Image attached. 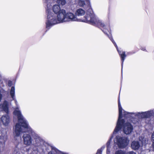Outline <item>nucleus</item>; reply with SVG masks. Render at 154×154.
<instances>
[{
    "label": "nucleus",
    "instance_id": "19",
    "mask_svg": "<svg viewBox=\"0 0 154 154\" xmlns=\"http://www.w3.org/2000/svg\"><path fill=\"white\" fill-rule=\"evenodd\" d=\"M105 148V146H103L100 149H98L96 154H101L102 150L104 149Z\"/></svg>",
    "mask_w": 154,
    "mask_h": 154
},
{
    "label": "nucleus",
    "instance_id": "3",
    "mask_svg": "<svg viewBox=\"0 0 154 154\" xmlns=\"http://www.w3.org/2000/svg\"><path fill=\"white\" fill-rule=\"evenodd\" d=\"M13 113L17 116L18 120V123L16 124L14 132V138L16 139V137L20 138L19 136L21 133L31 131L32 129L29 125L27 121L22 115L18 107L15 109Z\"/></svg>",
    "mask_w": 154,
    "mask_h": 154
},
{
    "label": "nucleus",
    "instance_id": "5",
    "mask_svg": "<svg viewBox=\"0 0 154 154\" xmlns=\"http://www.w3.org/2000/svg\"><path fill=\"white\" fill-rule=\"evenodd\" d=\"M114 142L119 148L122 149L128 146L129 140L127 137L117 136L115 139Z\"/></svg>",
    "mask_w": 154,
    "mask_h": 154
},
{
    "label": "nucleus",
    "instance_id": "1",
    "mask_svg": "<svg viewBox=\"0 0 154 154\" xmlns=\"http://www.w3.org/2000/svg\"><path fill=\"white\" fill-rule=\"evenodd\" d=\"M46 13L47 20L46 22V27L49 29L52 26L61 23L67 22L77 21L76 16L73 13L67 12L65 10L61 9L60 6L57 5H54L52 7L53 13L50 9L51 6L50 4L51 2L50 0L47 2ZM54 2V1H53Z\"/></svg>",
    "mask_w": 154,
    "mask_h": 154
},
{
    "label": "nucleus",
    "instance_id": "20",
    "mask_svg": "<svg viewBox=\"0 0 154 154\" xmlns=\"http://www.w3.org/2000/svg\"><path fill=\"white\" fill-rule=\"evenodd\" d=\"M115 154H125L124 152L123 151L120 150L116 151Z\"/></svg>",
    "mask_w": 154,
    "mask_h": 154
},
{
    "label": "nucleus",
    "instance_id": "15",
    "mask_svg": "<svg viewBox=\"0 0 154 154\" xmlns=\"http://www.w3.org/2000/svg\"><path fill=\"white\" fill-rule=\"evenodd\" d=\"M51 151L48 154H56L54 152L56 153H58L59 152V150L56 149L54 147L51 146Z\"/></svg>",
    "mask_w": 154,
    "mask_h": 154
},
{
    "label": "nucleus",
    "instance_id": "12",
    "mask_svg": "<svg viewBox=\"0 0 154 154\" xmlns=\"http://www.w3.org/2000/svg\"><path fill=\"white\" fill-rule=\"evenodd\" d=\"M15 89L14 87V86L12 87L10 90V94L13 100L15 101L16 105L17 106V101L15 99Z\"/></svg>",
    "mask_w": 154,
    "mask_h": 154
},
{
    "label": "nucleus",
    "instance_id": "21",
    "mask_svg": "<svg viewBox=\"0 0 154 154\" xmlns=\"http://www.w3.org/2000/svg\"><path fill=\"white\" fill-rule=\"evenodd\" d=\"M12 85V82L11 81H9L8 83V85L9 86H11Z\"/></svg>",
    "mask_w": 154,
    "mask_h": 154
},
{
    "label": "nucleus",
    "instance_id": "7",
    "mask_svg": "<svg viewBox=\"0 0 154 154\" xmlns=\"http://www.w3.org/2000/svg\"><path fill=\"white\" fill-rule=\"evenodd\" d=\"M133 126L129 123H125L123 125V131L126 134H130L133 131Z\"/></svg>",
    "mask_w": 154,
    "mask_h": 154
},
{
    "label": "nucleus",
    "instance_id": "2",
    "mask_svg": "<svg viewBox=\"0 0 154 154\" xmlns=\"http://www.w3.org/2000/svg\"><path fill=\"white\" fill-rule=\"evenodd\" d=\"M78 5L81 7L86 5L88 8L85 18L82 19V21L90 23L92 25L97 26L103 28V31L106 34V27L105 24L100 20L95 15L92 9L91 8L90 2L89 0H79Z\"/></svg>",
    "mask_w": 154,
    "mask_h": 154
},
{
    "label": "nucleus",
    "instance_id": "10",
    "mask_svg": "<svg viewBox=\"0 0 154 154\" xmlns=\"http://www.w3.org/2000/svg\"><path fill=\"white\" fill-rule=\"evenodd\" d=\"M1 120L3 124L6 126L10 122L9 117L7 114L4 115L1 118Z\"/></svg>",
    "mask_w": 154,
    "mask_h": 154
},
{
    "label": "nucleus",
    "instance_id": "18",
    "mask_svg": "<svg viewBox=\"0 0 154 154\" xmlns=\"http://www.w3.org/2000/svg\"><path fill=\"white\" fill-rule=\"evenodd\" d=\"M5 142L4 140L0 141V150H3L5 146Z\"/></svg>",
    "mask_w": 154,
    "mask_h": 154
},
{
    "label": "nucleus",
    "instance_id": "9",
    "mask_svg": "<svg viewBox=\"0 0 154 154\" xmlns=\"http://www.w3.org/2000/svg\"><path fill=\"white\" fill-rule=\"evenodd\" d=\"M23 142L25 145L30 146L32 143V139L30 135L28 134H24L23 137Z\"/></svg>",
    "mask_w": 154,
    "mask_h": 154
},
{
    "label": "nucleus",
    "instance_id": "22",
    "mask_svg": "<svg viewBox=\"0 0 154 154\" xmlns=\"http://www.w3.org/2000/svg\"><path fill=\"white\" fill-rule=\"evenodd\" d=\"M126 154H136L135 152L132 151H129L127 152Z\"/></svg>",
    "mask_w": 154,
    "mask_h": 154
},
{
    "label": "nucleus",
    "instance_id": "13",
    "mask_svg": "<svg viewBox=\"0 0 154 154\" xmlns=\"http://www.w3.org/2000/svg\"><path fill=\"white\" fill-rule=\"evenodd\" d=\"M34 139L35 140L37 143L40 144L43 143V140L37 134H35L33 136Z\"/></svg>",
    "mask_w": 154,
    "mask_h": 154
},
{
    "label": "nucleus",
    "instance_id": "23",
    "mask_svg": "<svg viewBox=\"0 0 154 154\" xmlns=\"http://www.w3.org/2000/svg\"><path fill=\"white\" fill-rule=\"evenodd\" d=\"M151 139L152 140L154 141V132H153L151 136Z\"/></svg>",
    "mask_w": 154,
    "mask_h": 154
},
{
    "label": "nucleus",
    "instance_id": "8",
    "mask_svg": "<svg viewBox=\"0 0 154 154\" xmlns=\"http://www.w3.org/2000/svg\"><path fill=\"white\" fill-rule=\"evenodd\" d=\"M109 38L110 39V40L112 41V42L113 43L115 47L116 48L117 50V51H118L119 53V55L120 56L121 59H122V64L123 62H124L125 60V58L126 57V55L125 54V52H122H122L121 51H119L118 49V47L117 46V45L113 39V38H112V37L111 35L109 36Z\"/></svg>",
    "mask_w": 154,
    "mask_h": 154
},
{
    "label": "nucleus",
    "instance_id": "11",
    "mask_svg": "<svg viewBox=\"0 0 154 154\" xmlns=\"http://www.w3.org/2000/svg\"><path fill=\"white\" fill-rule=\"evenodd\" d=\"M0 108L2 109L6 113H8V102L5 101L3 104L0 105Z\"/></svg>",
    "mask_w": 154,
    "mask_h": 154
},
{
    "label": "nucleus",
    "instance_id": "16",
    "mask_svg": "<svg viewBox=\"0 0 154 154\" xmlns=\"http://www.w3.org/2000/svg\"><path fill=\"white\" fill-rule=\"evenodd\" d=\"M57 2L59 5L61 6L65 5L66 3V0H57Z\"/></svg>",
    "mask_w": 154,
    "mask_h": 154
},
{
    "label": "nucleus",
    "instance_id": "25",
    "mask_svg": "<svg viewBox=\"0 0 154 154\" xmlns=\"http://www.w3.org/2000/svg\"><path fill=\"white\" fill-rule=\"evenodd\" d=\"M142 50L144 51L145 50V49L144 48H143V49H142Z\"/></svg>",
    "mask_w": 154,
    "mask_h": 154
},
{
    "label": "nucleus",
    "instance_id": "24",
    "mask_svg": "<svg viewBox=\"0 0 154 154\" xmlns=\"http://www.w3.org/2000/svg\"><path fill=\"white\" fill-rule=\"evenodd\" d=\"M153 148L154 151V145H153Z\"/></svg>",
    "mask_w": 154,
    "mask_h": 154
},
{
    "label": "nucleus",
    "instance_id": "17",
    "mask_svg": "<svg viewBox=\"0 0 154 154\" xmlns=\"http://www.w3.org/2000/svg\"><path fill=\"white\" fill-rule=\"evenodd\" d=\"M110 140H111V139L109 140L107 142V143H106V147H107L106 153L107 154H109L110 152Z\"/></svg>",
    "mask_w": 154,
    "mask_h": 154
},
{
    "label": "nucleus",
    "instance_id": "4",
    "mask_svg": "<svg viewBox=\"0 0 154 154\" xmlns=\"http://www.w3.org/2000/svg\"><path fill=\"white\" fill-rule=\"evenodd\" d=\"M118 105L119 117L117 121L116 126L113 132V134H116L121 130L124 122V120H121L122 117V111L123 109L120 104L119 99Z\"/></svg>",
    "mask_w": 154,
    "mask_h": 154
},
{
    "label": "nucleus",
    "instance_id": "14",
    "mask_svg": "<svg viewBox=\"0 0 154 154\" xmlns=\"http://www.w3.org/2000/svg\"><path fill=\"white\" fill-rule=\"evenodd\" d=\"M85 13V11L81 8L77 10L76 12V14L78 16H81L83 15Z\"/></svg>",
    "mask_w": 154,
    "mask_h": 154
},
{
    "label": "nucleus",
    "instance_id": "6",
    "mask_svg": "<svg viewBox=\"0 0 154 154\" xmlns=\"http://www.w3.org/2000/svg\"><path fill=\"white\" fill-rule=\"evenodd\" d=\"M148 139L143 137H140L139 138V141L134 140L132 141L131 143V146L134 150L138 149L141 146L145 145L147 143Z\"/></svg>",
    "mask_w": 154,
    "mask_h": 154
}]
</instances>
